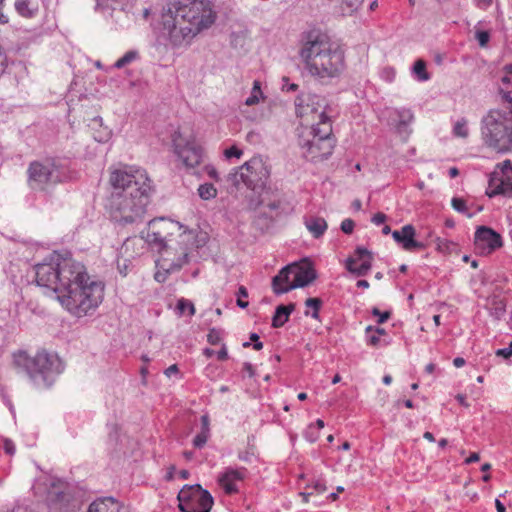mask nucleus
I'll list each match as a JSON object with an SVG mask.
<instances>
[{
  "mask_svg": "<svg viewBox=\"0 0 512 512\" xmlns=\"http://www.w3.org/2000/svg\"><path fill=\"white\" fill-rule=\"evenodd\" d=\"M112 218L122 224L142 220L149 203L150 184L144 170L124 166L110 172Z\"/></svg>",
  "mask_w": 512,
  "mask_h": 512,
  "instance_id": "f257e3e1",
  "label": "nucleus"
},
{
  "mask_svg": "<svg viewBox=\"0 0 512 512\" xmlns=\"http://www.w3.org/2000/svg\"><path fill=\"white\" fill-rule=\"evenodd\" d=\"M299 55L307 71L322 81L338 77L344 69L343 51L317 29L302 35Z\"/></svg>",
  "mask_w": 512,
  "mask_h": 512,
  "instance_id": "f03ea898",
  "label": "nucleus"
},
{
  "mask_svg": "<svg viewBox=\"0 0 512 512\" xmlns=\"http://www.w3.org/2000/svg\"><path fill=\"white\" fill-rule=\"evenodd\" d=\"M209 0H192L181 4L171 20L164 26L168 29L169 40L173 46L187 45L203 29L210 27L215 21Z\"/></svg>",
  "mask_w": 512,
  "mask_h": 512,
  "instance_id": "7ed1b4c3",
  "label": "nucleus"
},
{
  "mask_svg": "<svg viewBox=\"0 0 512 512\" xmlns=\"http://www.w3.org/2000/svg\"><path fill=\"white\" fill-rule=\"evenodd\" d=\"M182 225L178 222L161 217L156 218L148 223L146 232H142L141 239L145 240L149 245L158 249L159 252L164 251L161 258L156 262L158 270L154 275V279L163 283L169 274L179 271L189 261V252L184 248L177 259H172L168 251L167 242L170 237L180 232Z\"/></svg>",
  "mask_w": 512,
  "mask_h": 512,
  "instance_id": "20e7f679",
  "label": "nucleus"
},
{
  "mask_svg": "<svg viewBox=\"0 0 512 512\" xmlns=\"http://www.w3.org/2000/svg\"><path fill=\"white\" fill-rule=\"evenodd\" d=\"M483 143L497 153L512 151V106L490 109L481 119Z\"/></svg>",
  "mask_w": 512,
  "mask_h": 512,
  "instance_id": "39448f33",
  "label": "nucleus"
},
{
  "mask_svg": "<svg viewBox=\"0 0 512 512\" xmlns=\"http://www.w3.org/2000/svg\"><path fill=\"white\" fill-rule=\"evenodd\" d=\"M104 295V285L100 281L86 279L80 281L67 291H63L58 296V301L71 314L77 317H83L94 311L102 302Z\"/></svg>",
  "mask_w": 512,
  "mask_h": 512,
  "instance_id": "423d86ee",
  "label": "nucleus"
},
{
  "mask_svg": "<svg viewBox=\"0 0 512 512\" xmlns=\"http://www.w3.org/2000/svg\"><path fill=\"white\" fill-rule=\"evenodd\" d=\"M14 363L23 368L35 385L49 387L54 381V375L60 374L64 367L61 359L56 354L46 351L38 352L30 357L26 352L14 355Z\"/></svg>",
  "mask_w": 512,
  "mask_h": 512,
  "instance_id": "0eeeda50",
  "label": "nucleus"
},
{
  "mask_svg": "<svg viewBox=\"0 0 512 512\" xmlns=\"http://www.w3.org/2000/svg\"><path fill=\"white\" fill-rule=\"evenodd\" d=\"M299 145L304 150L303 155L306 158L312 161L327 159L335 146L329 116H325L322 112L321 121L312 125L307 136H300Z\"/></svg>",
  "mask_w": 512,
  "mask_h": 512,
  "instance_id": "6e6552de",
  "label": "nucleus"
},
{
  "mask_svg": "<svg viewBox=\"0 0 512 512\" xmlns=\"http://www.w3.org/2000/svg\"><path fill=\"white\" fill-rule=\"evenodd\" d=\"M27 175L30 189L41 192H50L55 185L68 179L65 168L51 159L31 162Z\"/></svg>",
  "mask_w": 512,
  "mask_h": 512,
  "instance_id": "1a4fd4ad",
  "label": "nucleus"
},
{
  "mask_svg": "<svg viewBox=\"0 0 512 512\" xmlns=\"http://www.w3.org/2000/svg\"><path fill=\"white\" fill-rule=\"evenodd\" d=\"M243 169L245 170L244 184L254 193L259 194V199L255 203L253 200L250 202V207L256 209L266 201L264 195L267 194L265 188L270 171L260 157H253L245 162Z\"/></svg>",
  "mask_w": 512,
  "mask_h": 512,
  "instance_id": "9d476101",
  "label": "nucleus"
},
{
  "mask_svg": "<svg viewBox=\"0 0 512 512\" xmlns=\"http://www.w3.org/2000/svg\"><path fill=\"white\" fill-rule=\"evenodd\" d=\"M60 261L61 254L54 252L34 268L37 284L55 293L57 299L63 292Z\"/></svg>",
  "mask_w": 512,
  "mask_h": 512,
  "instance_id": "9b49d317",
  "label": "nucleus"
},
{
  "mask_svg": "<svg viewBox=\"0 0 512 512\" xmlns=\"http://www.w3.org/2000/svg\"><path fill=\"white\" fill-rule=\"evenodd\" d=\"M46 485V502L50 512H70L76 509L66 483L58 479H49Z\"/></svg>",
  "mask_w": 512,
  "mask_h": 512,
  "instance_id": "f8f14e48",
  "label": "nucleus"
},
{
  "mask_svg": "<svg viewBox=\"0 0 512 512\" xmlns=\"http://www.w3.org/2000/svg\"><path fill=\"white\" fill-rule=\"evenodd\" d=\"M486 195L490 198L497 195L512 197V162L505 160L496 165L491 173Z\"/></svg>",
  "mask_w": 512,
  "mask_h": 512,
  "instance_id": "ddd939ff",
  "label": "nucleus"
},
{
  "mask_svg": "<svg viewBox=\"0 0 512 512\" xmlns=\"http://www.w3.org/2000/svg\"><path fill=\"white\" fill-rule=\"evenodd\" d=\"M174 151L188 168H194L202 161V149L194 139L184 138L180 131H175L172 136Z\"/></svg>",
  "mask_w": 512,
  "mask_h": 512,
  "instance_id": "4468645a",
  "label": "nucleus"
},
{
  "mask_svg": "<svg viewBox=\"0 0 512 512\" xmlns=\"http://www.w3.org/2000/svg\"><path fill=\"white\" fill-rule=\"evenodd\" d=\"M60 263L63 291H67L75 286L76 283L79 284L80 281L84 282L86 279H91L86 272L85 266L74 260L70 253L61 254Z\"/></svg>",
  "mask_w": 512,
  "mask_h": 512,
  "instance_id": "2eb2a0df",
  "label": "nucleus"
},
{
  "mask_svg": "<svg viewBox=\"0 0 512 512\" xmlns=\"http://www.w3.org/2000/svg\"><path fill=\"white\" fill-rule=\"evenodd\" d=\"M297 114L301 117L316 114L321 121V114L327 115V102L325 98L316 94H302L295 100Z\"/></svg>",
  "mask_w": 512,
  "mask_h": 512,
  "instance_id": "dca6fc26",
  "label": "nucleus"
},
{
  "mask_svg": "<svg viewBox=\"0 0 512 512\" xmlns=\"http://www.w3.org/2000/svg\"><path fill=\"white\" fill-rule=\"evenodd\" d=\"M372 252L364 247H357L354 255L346 260V269L360 277L365 276L372 267Z\"/></svg>",
  "mask_w": 512,
  "mask_h": 512,
  "instance_id": "f3484780",
  "label": "nucleus"
},
{
  "mask_svg": "<svg viewBox=\"0 0 512 512\" xmlns=\"http://www.w3.org/2000/svg\"><path fill=\"white\" fill-rule=\"evenodd\" d=\"M474 243L483 253H491L502 246V238L492 228L480 226L475 232Z\"/></svg>",
  "mask_w": 512,
  "mask_h": 512,
  "instance_id": "a211bd4d",
  "label": "nucleus"
},
{
  "mask_svg": "<svg viewBox=\"0 0 512 512\" xmlns=\"http://www.w3.org/2000/svg\"><path fill=\"white\" fill-rule=\"evenodd\" d=\"M293 280L282 291H291L295 288L305 287L316 279V272L308 263L304 264H291Z\"/></svg>",
  "mask_w": 512,
  "mask_h": 512,
  "instance_id": "6ab92c4d",
  "label": "nucleus"
},
{
  "mask_svg": "<svg viewBox=\"0 0 512 512\" xmlns=\"http://www.w3.org/2000/svg\"><path fill=\"white\" fill-rule=\"evenodd\" d=\"M200 489L199 484L185 485L178 493L177 499L179 501V509L182 512H195V499L196 494Z\"/></svg>",
  "mask_w": 512,
  "mask_h": 512,
  "instance_id": "aec40b11",
  "label": "nucleus"
},
{
  "mask_svg": "<svg viewBox=\"0 0 512 512\" xmlns=\"http://www.w3.org/2000/svg\"><path fill=\"white\" fill-rule=\"evenodd\" d=\"M246 469H232L228 468L219 476L218 481L227 494H233L238 491L234 481L242 480Z\"/></svg>",
  "mask_w": 512,
  "mask_h": 512,
  "instance_id": "412c9836",
  "label": "nucleus"
},
{
  "mask_svg": "<svg viewBox=\"0 0 512 512\" xmlns=\"http://www.w3.org/2000/svg\"><path fill=\"white\" fill-rule=\"evenodd\" d=\"M293 274L291 269V264L282 268L279 273L273 277L272 279V289L275 294L280 295L283 293H287L288 291H282L289 284H292Z\"/></svg>",
  "mask_w": 512,
  "mask_h": 512,
  "instance_id": "4be33fe9",
  "label": "nucleus"
},
{
  "mask_svg": "<svg viewBox=\"0 0 512 512\" xmlns=\"http://www.w3.org/2000/svg\"><path fill=\"white\" fill-rule=\"evenodd\" d=\"M402 240L399 243L406 251L422 250L425 245L415 240L416 230L413 225L407 224L402 227Z\"/></svg>",
  "mask_w": 512,
  "mask_h": 512,
  "instance_id": "5701e85b",
  "label": "nucleus"
},
{
  "mask_svg": "<svg viewBox=\"0 0 512 512\" xmlns=\"http://www.w3.org/2000/svg\"><path fill=\"white\" fill-rule=\"evenodd\" d=\"M122 506L112 497L94 501L89 505L87 512H120Z\"/></svg>",
  "mask_w": 512,
  "mask_h": 512,
  "instance_id": "b1692460",
  "label": "nucleus"
},
{
  "mask_svg": "<svg viewBox=\"0 0 512 512\" xmlns=\"http://www.w3.org/2000/svg\"><path fill=\"white\" fill-rule=\"evenodd\" d=\"M295 307V303H289L288 305L281 304L277 306L272 317V327H282L289 320V316L295 310Z\"/></svg>",
  "mask_w": 512,
  "mask_h": 512,
  "instance_id": "393cba45",
  "label": "nucleus"
},
{
  "mask_svg": "<svg viewBox=\"0 0 512 512\" xmlns=\"http://www.w3.org/2000/svg\"><path fill=\"white\" fill-rule=\"evenodd\" d=\"M305 225L315 238L321 237L327 229V222L320 217H310L305 221Z\"/></svg>",
  "mask_w": 512,
  "mask_h": 512,
  "instance_id": "a878e982",
  "label": "nucleus"
},
{
  "mask_svg": "<svg viewBox=\"0 0 512 512\" xmlns=\"http://www.w3.org/2000/svg\"><path fill=\"white\" fill-rule=\"evenodd\" d=\"M305 305L307 308H311V313L309 310L305 311L306 316H311L314 319L319 318V310L322 305V300L320 298H308L305 301Z\"/></svg>",
  "mask_w": 512,
  "mask_h": 512,
  "instance_id": "bb28decb",
  "label": "nucleus"
},
{
  "mask_svg": "<svg viewBox=\"0 0 512 512\" xmlns=\"http://www.w3.org/2000/svg\"><path fill=\"white\" fill-rule=\"evenodd\" d=\"M273 221H274L273 214L263 213V214L259 215L258 217H256L253 223L256 228L260 229L261 231H265V230L269 229V227L271 226Z\"/></svg>",
  "mask_w": 512,
  "mask_h": 512,
  "instance_id": "cd10ccee",
  "label": "nucleus"
},
{
  "mask_svg": "<svg viewBox=\"0 0 512 512\" xmlns=\"http://www.w3.org/2000/svg\"><path fill=\"white\" fill-rule=\"evenodd\" d=\"M198 195L203 200H210L216 197L217 190L211 183H205L199 186Z\"/></svg>",
  "mask_w": 512,
  "mask_h": 512,
  "instance_id": "c85d7f7f",
  "label": "nucleus"
},
{
  "mask_svg": "<svg viewBox=\"0 0 512 512\" xmlns=\"http://www.w3.org/2000/svg\"><path fill=\"white\" fill-rule=\"evenodd\" d=\"M413 72L419 81H427L430 79L429 73L426 71V63L422 59L415 61L413 65Z\"/></svg>",
  "mask_w": 512,
  "mask_h": 512,
  "instance_id": "c756f323",
  "label": "nucleus"
},
{
  "mask_svg": "<svg viewBox=\"0 0 512 512\" xmlns=\"http://www.w3.org/2000/svg\"><path fill=\"white\" fill-rule=\"evenodd\" d=\"M506 312V305L503 300H493L490 307V314L496 320H500L503 318Z\"/></svg>",
  "mask_w": 512,
  "mask_h": 512,
  "instance_id": "7c9ffc66",
  "label": "nucleus"
},
{
  "mask_svg": "<svg viewBox=\"0 0 512 512\" xmlns=\"http://www.w3.org/2000/svg\"><path fill=\"white\" fill-rule=\"evenodd\" d=\"M138 57L139 54L137 51L130 50L115 62L114 67L117 69H121L126 65L130 64L131 62H133L134 60H136Z\"/></svg>",
  "mask_w": 512,
  "mask_h": 512,
  "instance_id": "2f4dec72",
  "label": "nucleus"
},
{
  "mask_svg": "<svg viewBox=\"0 0 512 512\" xmlns=\"http://www.w3.org/2000/svg\"><path fill=\"white\" fill-rule=\"evenodd\" d=\"M244 169L243 165L239 168L233 169L227 176V181L233 186L237 187L240 183L244 184Z\"/></svg>",
  "mask_w": 512,
  "mask_h": 512,
  "instance_id": "473e14b6",
  "label": "nucleus"
},
{
  "mask_svg": "<svg viewBox=\"0 0 512 512\" xmlns=\"http://www.w3.org/2000/svg\"><path fill=\"white\" fill-rule=\"evenodd\" d=\"M467 123L468 122L465 118L458 120L453 127L454 136L461 137V138H467L469 135Z\"/></svg>",
  "mask_w": 512,
  "mask_h": 512,
  "instance_id": "72a5a7b5",
  "label": "nucleus"
},
{
  "mask_svg": "<svg viewBox=\"0 0 512 512\" xmlns=\"http://www.w3.org/2000/svg\"><path fill=\"white\" fill-rule=\"evenodd\" d=\"M398 115V129L407 126L413 120V114L408 109H401L397 111Z\"/></svg>",
  "mask_w": 512,
  "mask_h": 512,
  "instance_id": "f704fd0d",
  "label": "nucleus"
},
{
  "mask_svg": "<svg viewBox=\"0 0 512 512\" xmlns=\"http://www.w3.org/2000/svg\"><path fill=\"white\" fill-rule=\"evenodd\" d=\"M29 6L30 0H16L15 2V9L20 15L24 17H29L32 15V10Z\"/></svg>",
  "mask_w": 512,
  "mask_h": 512,
  "instance_id": "c9c22d12",
  "label": "nucleus"
},
{
  "mask_svg": "<svg viewBox=\"0 0 512 512\" xmlns=\"http://www.w3.org/2000/svg\"><path fill=\"white\" fill-rule=\"evenodd\" d=\"M362 3L363 0H343L342 10L344 13L352 14L360 8Z\"/></svg>",
  "mask_w": 512,
  "mask_h": 512,
  "instance_id": "e433bc0d",
  "label": "nucleus"
},
{
  "mask_svg": "<svg viewBox=\"0 0 512 512\" xmlns=\"http://www.w3.org/2000/svg\"><path fill=\"white\" fill-rule=\"evenodd\" d=\"M261 89L258 82H254L253 90L251 95L246 99L245 104L248 106L255 105L259 102V95H261Z\"/></svg>",
  "mask_w": 512,
  "mask_h": 512,
  "instance_id": "4c0bfd02",
  "label": "nucleus"
},
{
  "mask_svg": "<svg viewBox=\"0 0 512 512\" xmlns=\"http://www.w3.org/2000/svg\"><path fill=\"white\" fill-rule=\"evenodd\" d=\"M366 339L367 343L371 346H378L380 344V337L374 333V327L368 326L366 328Z\"/></svg>",
  "mask_w": 512,
  "mask_h": 512,
  "instance_id": "58836bf2",
  "label": "nucleus"
},
{
  "mask_svg": "<svg viewBox=\"0 0 512 512\" xmlns=\"http://www.w3.org/2000/svg\"><path fill=\"white\" fill-rule=\"evenodd\" d=\"M177 309L179 310V312L181 314H183L186 309L189 310V314L190 315H194L195 314V307H194L193 303L188 301V300H186V299H183V298L178 300Z\"/></svg>",
  "mask_w": 512,
  "mask_h": 512,
  "instance_id": "ea45409f",
  "label": "nucleus"
},
{
  "mask_svg": "<svg viewBox=\"0 0 512 512\" xmlns=\"http://www.w3.org/2000/svg\"><path fill=\"white\" fill-rule=\"evenodd\" d=\"M282 204L283 203L280 200H273V201H269L266 204V207H268L269 210L272 211V212L275 211V215H273L274 218H275V217L280 216L283 213L284 209L282 207ZM263 205H265V203Z\"/></svg>",
  "mask_w": 512,
  "mask_h": 512,
  "instance_id": "a19ab883",
  "label": "nucleus"
},
{
  "mask_svg": "<svg viewBox=\"0 0 512 512\" xmlns=\"http://www.w3.org/2000/svg\"><path fill=\"white\" fill-rule=\"evenodd\" d=\"M222 339V333L220 330L212 328L207 335V341L211 345H217Z\"/></svg>",
  "mask_w": 512,
  "mask_h": 512,
  "instance_id": "79ce46f5",
  "label": "nucleus"
},
{
  "mask_svg": "<svg viewBox=\"0 0 512 512\" xmlns=\"http://www.w3.org/2000/svg\"><path fill=\"white\" fill-rule=\"evenodd\" d=\"M209 433L206 430H202L199 434H197L193 440V444L197 448L203 447L208 440Z\"/></svg>",
  "mask_w": 512,
  "mask_h": 512,
  "instance_id": "37998d69",
  "label": "nucleus"
},
{
  "mask_svg": "<svg viewBox=\"0 0 512 512\" xmlns=\"http://www.w3.org/2000/svg\"><path fill=\"white\" fill-rule=\"evenodd\" d=\"M237 296H238V298H237V305L240 308H243V309L246 308L249 303L247 301H243L242 299L248 297V291H247V289L244 286H240L239 287Z\"/></svg>",
  "mask_w": 512,
  "mask_h": 512,
  "instance_id": "c03bdc74",
  "label": "nucleus"
},
{
  "mask_svg": "<svg viewBox=\"0 0 512 512\" xmlns=\"http://www.w3.org/2000/svg\"><path fill=\"white\" fill-rule=\"evenodd\" d=\"M451 204H452V207L456 211H458L460 213H466L467 212L466 203H465V201L463 199L454 197V198H452Z\"/></svg>",
  "mask_w": 512,
  "mask_h": 512,
  "instance_id": "a18cd8bd",
  "label": "nucleus"
},
{
  "mask_svg": "<svg viewBox=\"0 0 512 512\" xmlns=\"http://www.w3.org/2000/svg\"><path fill=\"white\" fill-rule=\"evenodd\" d=\"M455 244L446 239H437V249L441 252H450L451 248L454 247Z\"/></svg>",
  "mask_w": 512,
  "mask_h": 512,
  "instance_id": "49530a36",
  "label": "nucleus"
},
{
  "mask_svg": "<svg viewBox=\"0 0 512 512\" xmlns=\"http://www.w3.org/2000/svg\"><path fill=\"white\" fill-rule=\"evenodd\" d=\"M475 37L481 47H485L490 39V35L487 31H477Z\"/></svg>",
  "mask_w": 512,
  "mask_h": 512,
  "instance_id": "de8ad7c7",
  "label": "nucleus"
},
{
  "mask_svg": "<svg viewBox=\"0 0 512 512\" xmlns=\"http://www.w3.org/2000/svg\"><path fill=\"white\" fill-rule=\"evenodd\" d=\"M305 438L310 442H315L319 438V431L314 425H310L305 432Z\"/></svg>",
  "mask_w": 512,
  "mask_h": 512,
  "instance_id": "09e8293b",
  "label": "nucleus"
},
{
  "mask_svg": "<svg viewBox=\"0 0 512 512\" xmlns=\"http://www.w3.org/2000/svg\"><path fill=\"white\" fill-rule=\"evenodd\" d=\"M372 314L374 316H378L379 319H378V323L379 324H382L384 322H386L389 318H390V312L388 311H385V312H381L378 308L374 307L372 309Z\"/></svg>",
  "mask_w": 512,
  "mask_h": 512,
  "instance_id": "8fccbe9b",
  "label": "nucleus"
},
{
  "mask_svg": "<svg viewBox=\"0 0 512 512\" xmlns=\"http://www.w3.org/2000/svg\"><path fill=\"white\" fill-rule=\"evenodd\" d=\"M354 226H355V223L352 219H345L342 221L341 223V230L345 233V234H351L354 230Z\"/></svg>",
  "mask_w": 512,
  "mask_h": 512,
  "instance_id": "3c124183",
  "label": "nucleus"
},
{
  "mask_svg": "<svg viewBox=\"0 0 512 512\" xmlns=\"http://www.w3.org/2000/svg\"><path fill=\"white\" fill-rule=\"evenodd\" d=\"M242 153V150L238 149L236 146H232L225 150L224 155L228 159L232 157L240 158Z\"/></svg>",
  "mask_w": 512,
  "mask_h": 512,
  "instance_id": "603ef678",
  "label": "nucleus"
},
{
  "mask_svg": "<svg viewBox=\"0 0 512 512\" xmlns=\"http://www.w3.org/2000/svg\"><path fill=\"white\" fill-rule=\"evenodd\" d=\"M495 354H496V356L502 357V358H505V359L510 358L512 356V341L510 342L509 347L498 349L495 352Z\"/></svg>",
  "mask_w": 512,
  "mask_h": 512,
  "instance_id": "864d4df0",
  "label": "nucleus"
},
{
  "mask_svg": "<svg viewBox=\"0 0 512 512\" xmlns=\"http://www.w3.org/2000/svg\"><path fill=\"white\" fill-rule=\"evenodd\" d=\"M111 131L105 128L98 135H94V139L100 143L107 142L110 139Z\"/></svg>",
  "mask_w": 512,
  "mask_h": 512,
  "instance_id": "5fc2aeb1",
  "label": "nucleus"
},
{
  "mask_svg": "<svg viewBox=\"0 0 512 512\" xmlns=\"http://www.w3.org/2000/svg\"><path fill=\"white\" fill-rule=\"evenodd\" d=\"M250 341L253 342V348L257 351L263 348V343L259 341V335L257 333L250 334Z\"/></svg>",
  "mask_w": 512,
  "mask_h": 512,
  "instance_id": "6e6d98bb",
  "label": "nucleus"
},
{
  "mask_svg": "<svg viewBox=\"0 0 512 512\" xmlns=\"http://www.w3.org/2000/svg\"><path fill=\"white\" fill-rule=\"evenodd\" d=\"M4 450L9 455H13L15 453L14 443L8 438L4 439Z\"/></svg>",
  "mask_w": 512,
  "mask_h": 512,
  "instance_id": "4d7b16f0",
  "label": "nucleus"
},
{
  "mask_svg": "<svg viewBox=\"0 0 512 512\" xmlns=\"http://www.w3.org/2000/svg\"><path fill=\"white\" fill-rule=\"evenodd\" d=\"M387 219V216L382 213V212H378L376 213L373 217H372V222L375 224V225H380L382 223H384Z\"/></svg>",
  "mask_w": 512,
  "mask_h": 512,
  "instance_id": "13d9d810",
  "label": "nucleus"
},
{
  "mask_svg": "<svg viewBox=\"0 0 512 512\" xmlns=\"http://www.w3.org/2000/svg\"><path fill=\"white\" fill-rule=\"evenodd\" d=\"M217 358L220 361H224V360L228 359V352H227L225 345H223L222 348L220 349V351H218Z\"/></svg>",
  "mask_w": 512,
  "mask_h": 512,
  "instance_id": "bf43d9fd",
  "label": "nucleus"
},
{
  "mask_svg": "<svg viewBox=\"0 0 512 512\" xmlns=\"http://www.w3.org/2000/svg\"><path fill=\"white\" fill-rule=\"evenodd\" d=\"M476 5L480 9H487L493 2V0H475Z\"/></svg>",
  "mask_w": 512,
  "mask_h": 512,
  "instance_id": "052dcab7",
  "label": "nucleus"
},
{
  "mask_svg": "<svg viewBox=\"0 0 512 512\" xmlns=\"http://www.w3.org/2000/svg\"><path fill=\"white\" fill-rule=\"evenodd\" d=\"M206 170L209 177L215 179L216 181L219 180L218 172L214 167L209 166L206 168Z\"/></svg>",
  "mask_w": 512,
  "mask_h": 512,
  "instance_id": "680f3d73",
  "label": "nucleus"
},
{
  "mask_svg": "<svg viewBox=\"0 0 512 512\" xmlns=\"http://www.w3.org/2000/svg\"><path fill=\"white\" fill-rule=\"evenodd\" d=\"M479 460H480L479 454L476 452H473V453H471V455L468 458H466L465 464H471L474 462H478Z\"/></svg>",
  "mask_w": 512,
  "mask_h": 512,
  "instance_id": "e2e57ef3",
  "label": "nucleus"
},
{
  "mask_svg": "<svg viewBox=\"0 0 512 512\" xmlns=\"http://www.w3.org/2000/svg\"><path fill=\"white\" fill-rule=\"evenodd\" d=\"M178 372V366L176 364H173L171 366H169L166 370H165V375L170 377L172 374H175Z\"/></svg>",
  "mask_w": 512,
  "mask_h": 512,
  "instance_id": "0e129e2a",
  "label": "nucleus"
},
{
  "mask_svg": "<svg viewBox=\"0 0 512 512\" xmlns=\"http://www.w3.org/2000/svg\"><path fill=\"white\" fill-rule=\"evenodd\" d=\"M402 229L401 230H395L392 232L393 239L399 244L402 240Z\"/></svg>",
  "mask_w": 512,
  "mask_h": 512,
  "instance_id": "69168bd1",
  "label": "nucleus"
},
{
  "mask_svg": "<svg viewBox=\"0 0 512 512\" xmlns=\"http://www.w3.org/2000/svg\"><path fill=\"white\" fill-rule=\"evenodd\" d=\"M314 489L317 492L322 493V492L326 491V486L321 481L318 480L314 484Z\"/></svg>",
  "mask_w": 512,
  "mask_h": 512,
  "instance_id": "338daca9",
  "label": "nucleus"
},
{
  "mask_svg": "<svg viewBox=\"0 0 512 512\" xmlns=\"http://www.w3.org/2000/svg\"><path fill=\"white\" fill-rule=\"evenodd\" d=\"M495 507L497 512H506L504 504L499 499L495 500Z\"/></svg>",
  "mask_w": 512,
  "mask_h": 512,
  "instance_id": "774afa93",
  "label": "nucleus"
}]
</instances>
